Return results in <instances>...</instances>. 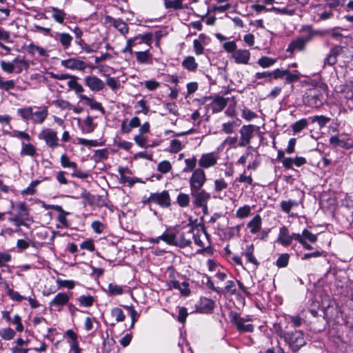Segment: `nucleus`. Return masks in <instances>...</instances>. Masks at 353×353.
Instances as JSON below:
<instances>
[{
  "label": "nucleus",
  "instance_id": "obj_63",
  "mask_svg": "<svg viewBox=\"0 0 353 353\" xmlns=\"http://www.w3.org/2000/svg\"><path fill=\"white\" fill-rule=\"evenodd\" d=\"M301 235L304 240L307 239L311 243H315L317 241V236L307 229L303 230Z\"/></svg>",
  "mask_w": 353,
  "mask_h": 353
},
{
  "label": "nucleus",
  "instance_id": "obj_33",
  "mask_svg": "<svg viewBox=\"0 0 353 353\" xmlns=\"http://www.w3.org/2000/svg\"><path fill=\"white\" fill-rule=\"evenodd\" d=\"M77 77L76 76H71L70 80L68 81V86L73 90L77 94H82L81 93L84 91L83 86L77 81Z\"/></svg>",
  "mask_w": 353,
  "mask_h": 353
},
{
  "label": "nucleus",
  "instance_id": "obj_43",
  "mask_svg": "<svg viewBox=\"0 0 353 353\" xmlns=\"http://www.w3.org/2000/svg\"><path fill=\"white\" fill-rule=\"evenodd\" d=\"M307 125V120L306 119H301L292 125V129L294 133H298L305 128Z\"/></svg>",
  "mask_w": 353,
  "mask_h": 353
},
{
  "label": "nucleus",
  "instance_id": "obj_41",
  "mask_svg": "<svg viewBox=\"0 0 353 353\" xmlns=\"http://www.w3.org/2000/svg\"><path fill=\"white\" fill-rule=\"evenodd\" d=\"M310 119H311L312 123L317 122L320 128L325 127L331 120L330 117H325L323 115L314 116L310 117Z\"/></svg>",
  "mask_w": 353,
  "mask_h": 353
},
{
  "label": "nucleus",
  "instance_id": "obj_7",
  "mask_svg": "<svg viewBox=\"0 0 353 353\" xmlns=\"http://www.w3.org/2000/svg\"><path fill=\"white\" fill-rule=\"evenodd\" d=\"M190 194L194 199V204L202 208L205 212L208 210V202L210 199V194L204 190L199 189L190 191Z\"/></svg>",
  "mask_w": 353,
  "mask_h": 353
},
{
  "label": "nucleus",
  "instance_id": "obj_47",
  "mask_svg": "<svg viewBox=\"0 0 353 353\" xmlns=\"http://www.w3.org/2000/svg\"><path fill=\"white\" fill-rule=\"evenodd\" d=\"M14 336L15 332L10 327L3 328L0 330V336L4 340H11Z\"/></svg>",
  "mask_w": 353,
  "mask_h": 353
},
{
  "label": "nucleus",
  "instance_id": "obj_60",
  "mask_svg": "<svg viewBox=\"0 0 353 353\" xmlns=\"http://www.w3.org/2000/svg\"><path fill=\"white\" fill-rule=\"evenodd\" d=\"M182 149V145L179 140L173 139L170 145V152L172 153H176Z\"/></svg>",
  "mask_w": 353,
  "mask_h": 353
},
{
  "label": "nucleus",
  "instance_id": "obj_52",
  "mask_svg": "<svg viewBox=\"0 0 353 353\" xmlns=\"http://www.w3.org/2000/svg\"><path fill=\"white\" fill-rule=\"evenodd\" d=\"M83 123L85 124V127L83 129V132L90 133L94 130L95 125L93 123V119L92 117L88 116L83 121Z\"/></svg>",
  "mask_w": 353,
  "mask_h": 353
},
{
  "label": "nucleus",
  "instance_id": "obj_1",
  "mask_svg": "<svg viewBox=\"0 0 353 353\" xmlns=\"http://www.w3.org/2000/svg\"><path fill=\"white\" fill-rule=\"evenodd\" d=\"M193 228L179 230L177 228L169 229V234L163 236L165 243L170 245L179 248L190 246L193 236Z\"/></svg>",
  "mask_w": 353,
  "mask_h": 353
},
{
  "label": "nucleus",
  "instance_id": "obj_56",
  "mask_svg": "<svg viewBox=\"0 0 353 353\" xmlns=\"http://www.w3.org/2000/svg\"><path fill=\"white\" fill-rule=\"evenodd\" d=\"M172 169V165L168 161H162L157 165V170L161 173H167Z\"/></svg>",
  "mask_w": 353,
  "mask_h": 353
},
{
  "label": "nucleus",
  "instance_id": "obj_6",
  "mask_svg": "<svg viewBox=\"0 0 353 353\" xmlns=\"http://www.w3.org/2000/svg\"><path fill=\"white\" fill-rule=\"evenodd\" d=\"M323 96L318 89L309 90L303 97L304 103L312 108H318L323 104Z\"/></svg>",
  "mask_w": 353,
  "mask_h": 353
},
{
  "label": "nucleus",
  "instance_id": "obj_15",
  "mask_svg": "<svg viewBox=\"0 0 353 353\" xmlns=\"http://www.w3.org/2000/svg\"><path fill=\"white\" fill-rule=\"evenodd\" d=\"M69 296L63 292L58 293L55 297L50 302L49 307L51 310H61V307L66 305L69 301Z\"/></svg>",
  "mask_w": 353,
  "mask_h": 353
},
{
  "label": "nucleus",
  "instance_id": "obj_44",
  "mask_svg": "<svg viewBox=\"0 0 353 353\" xmlns=\"http://www.w3.org/2000/svg\"><path fill=\"white\" fill-rule=\"evenodd\" d=\"M299 205V203L294 200L282 201L281 202V208L285 213H289L293 207Z\"/></svg>",
  "mask_w": 353,
  "mask_h": 353
},
{
  "label": "nucleus",
  "instance_id": "obj_14",
  "mask_svg": "<svg viewBox=\"0 0 353 353\" xmlns=\"http://www.w3.org/2000/svg\"><path fill=\"white\" fill-rule=\"evenodd\" d=\"M84 81L85 85L93 92H99L105 87V83L101 79L94 75L85 77Z\"/></svg>",
  "mask_w": 353,
  "mask_h": 353
},
{
  "label": "nucleus",
  "instance_id": "obj_2",
  "mask_svg": "<svg viewBox=\"0 0 353 353\" xmlns=\"http://www.w3.org/2000/svg\"><path fill=\"white\" fill-rule=\"evenodd\" d=\"M17 114L26 122L42 124L48 116L47 106H28L17 110Z\"/></svg>",
  "mask_w": 353,
  "mask_h": 353
},
{
  "label": "nucleus",
  "instance_id": "obj_28",
  "mask_svg": "<svg viewBox=\"0 0 353 353\" xmlns=\"http://www.w3.org/2000/svg\"><path fill=\"white\" fill-rule=\"evenodd\" d=\"M55 211L59 212V215L57 216V221L61 225H57L58 228H67L68 227V223L66 219V216L69 214V212H65L61 206L55 207Z\"/></svg>",
  "mask_w": 353,
  "mask_h": 353
},
{
  "label": "nucleus",
  "instance_id": "obj_50",
  "mask_svg": "<svg viewBox=\"0 0 353 353\" xmlns=\"http://www.w3.org/2000/svg\"><path fill=\"white\" fill-rule=\"evenodd\" d=\"M40 183V181L35 180L31 182L30 185L21 191L23 195H32L36 192V186Z\"/></svg>",
  "mask_w": 353,
  "mask_h": 353
},
{
  "label": "nucleus",
  "instance_id": "obj_54",
  "mask_svg": "<svg viewBox=\"0 0 353 353\" xmlns=\"http://www.w3.org/2000/svg\"><path fill=\"white\" fill-rule=\"evenodd\" d=\"M290 255L287 253L281 254L276 260V264L279 268H285L289 262Z\"/></svg>",
  "mask_w": 353,
  "mask_h": 353
},
{
  "label": "nucleus",
  "instance_id": "obj_62",
  "mask_svg": "<svg viewBox=\"0 0 353 353\" xmlns=\"http://www.w3.org/2000/svg\"><path fill=\"white\" fill-rule=\"evenodd\" d=\"M106 84L112 90H117L121 85L120 82L114 77H108Z\"/></svg>",
  "mask_w": 353,
  "mask_h": 353
},
{
  "label": "nucleus",
  "instance_id": "obj_64",
  "mask_svg": "<svg viewBox=\"0 0 353 353\" xmlns=\"http://www.w3.org/2000/svg\"><path fill=\"white\" fill-rule=\"evenodd\" d=\"M108 157V152L106 149H100L95 151L94 157L96 161H101L102 159H107Z\"/></svg>",
  "mask_w": 353,
  "mask_h": 353
},
{
  "label": "nucleus",
  "instance_id": "obj_8",
  "mask_svg": "<svg viewBox=\"0 0 353 353\" xmlns=\"http://www.w3.org/2000/svg\"><path fill=\"white\" fill-rule=\"evenodd\" d=\"M206 180L205 172L201 168L195 169L189 181L190 191L201 189Z\"/></svg>",
  "mask_w": 353,
  "mask_h": 353
},
{
  "label": "nucleus",
  "instance_id": "obj_48",
  "mask_svg": "<svg viewBox=\"0 0 353 353\" xmlns=\"http://www.w3.org/2000/svg\"><path fill=\"white\" fill-rule=\"evenodd\" d=\"M60 162L62 167L65 168H75L77 163L74 161H71L69 159V157L65 154H63L61 156L60 158Z\"/></svg>",
  "mask_w": 353,
  "mask_h": 353
},
{
  "label": "nucleus",
  "instance_id": "obj_58",
  "mask_svg": "<svg viewBox=\"0 0 353 353\" xmlns=\"http://www.w3.org/2000/svg\"><path fill=\"white\" fill-rule=\"evenodd\" d=\"M32 323H33V325L34 327H37V326H39L41 325V329H43V330H47V331L48 330V327H46V325H48V322L43 317L36 316L33 319Z\"/></svg>",
  "mask_w": 353,
  "mask_h": 353
},
{
  "label": "nucleus",
  "instance_id": "obj_55",
  "mask_svg": "<svg viewBox=\"0 0 353 353\" xmlns=\"http://www.w3.org/2000/svg\"><path fill=\"white\" fill-rule=\"evenodd\" d=\"M125 308L127 309L130 312V317L132 319L130 328H133L134 326L135 322L138 320V319L139 317V314L134 309V307L132 306L126 305V306H125Z\"/></svg>",
  "mask_w": 353,
  "mask_h": 353
},
{
  "label": "nucleus",
  "instance_id": "obj_21",
  "mask_svg": "<svg viewBox=\"0 0 353 353\" xmlns=\"http://www.w3.org/2000/svg\"><path fill=\"white\" fill-rule=\"evenodd\" d=\"M232 58L239 64H248L250 58V52L248 50L239 49L232 53Z\"/></svg>",
  "mask_w": 353,
  "mask_h": 353
},
{
  "label": "nucleus",
  "instance_id": "obj_45",
  "mask_svg": "<svg viewBox=\"0 0 353 353\" xmlns=\"http://www.w3.org/2000/svg\"><path fill=\"white\" fill-rule=\"evenodd\" d=\"M79 304L84 307H90L94 303V297L90 295H81L78 298Z\"/></svg>",
  "mask_w": 353,
  "mask_h": 353
},
{
  "label": "nucleus",
  "instance_id": "obj_34",
  "mask_svg": "<svg viewBox=\"0 0 353 353\" xmlns=\"http://www.w3.org/2000/svg\"><path fill=\"white\" fill-rule=\"evenodd\" d=\"M254 247L253 244L248 245L243 254L245 256L248 262L258 265L259 262L254 256Z\"/></svg>",
  "mask_w": 353,
  "mask_h": 353
},
{
  "label": "nucleus",
  "instance_id": "obj_27",
  "mask_svg": "<svg viewBox=\"0 0 353 353\" xmlns=\"http://www.w3.org/2000/svg\"><path fill=\"white\" fill-rule=\"evenodd\" d=\"M79 98L81 100L85 101V103L90 107V108L93 110H97L100 111L102 114H105V111L101 103L99 102H97L94 101L92 99L87 97L84 94H79Z\"/></svg>",
  "mask_w": 353,
  "mask_h": 353
},
{
  "label": "nucleus",
  "instance_id": "obj_5",
  "mask_svg": "<svg viewBox=\"0 0 353 353\" xmlns=\"http://www.w3.org/2000/svg\"><path fill=\"white\" fill-rule=\"evenodd\" d=\"M329 142L333 147H340L346 150L353 148V137L345 133L331 136Z\"/></svg>",
  "mask_w": 353,
  "mask_h": 353
},
{
  "label": "nucleus",
  "instance_id": "obj_12",
  "mask_svg": "<svg viewBox=\"0 0 353 353\" xmlns=\"http://www.w3.org/2000/svg\"><path fill=\"white\" fill-rule=\"evenodd\" d=\"M61 66L72 70L83 71L88 66L87 63L77 58H70L61 61Z\"/></svg>",
  "mask_w": 353,
  "mask_h": 353
},
{
  "label": "nucleus",
  "instance_id": "obj_26",
  "mask_svg": "<svg viewBox=\"0 0 353 353\" xmlns=\"http://www.w3.org/2000/svg\"><path fill=\"white\" fill-rule=\"evenodd\" d=\"M150 48H148L143 51L136 52V59L139 63H152V54L150 53Z\"/></svg>",
  "mask_w": 353,
  "mask_h": 353
},
{
  "label": "nucleus",
  "instance_id": "obj_22",
  "mask_svg": "<svg viewBox=\"0 0 353 353\" xmlns=\"http://www.w3.org/2000/svg\"><path fill=\"white\" fill-rule=\"evenodd\" d=\"M129 39L132 41V44L134 47L141 44H145L148 48H151L152 34V33L139 34L133 38H130Z\"/></svg>",
  "mask_w": 353,
  "mask_h": 353
},
{
  "label": "nucleus",
  "instance_id": "obj_25",
  "mask_svg": "<svg viewBox=\"0 0 353 353\" xmlns=\"http://www.w3.org/2000/svg\"><path fill=\"white\" fill-rule=\"evenodd\" d=\"M277 241L284 246H288L292 243V238L286 227L283 226L280 228Z\"/></svg>",
  "mask_w": 353,
  "mask_h": 353
},
{
  "label": "nucleus",
  "instance_id": "obj_4",
  "mask_svg": "<svg viewBox=\"0 0 353 353\" xmlns=\"http://www.w3.org/2000/svg\"><path fill=\"white\" fill-rule=\"evenodd\" d=\"M143 203L145 204L154 203L163 208H169L171 205L170 196L167 190H163L161 192L151 193Z\"/></svg>",
  "mask_w": 353,
  "mask_h": 353
},
{
  "label": "nucleus",
  "instance_id": "obj_3",
  "mask_svg": "<svg viewBox=\"0 0 353 353\" xmlns=\"http://www.w3.org/2000/svg\"><path fill=\"white\" fill-rule=\"evenodd\" d=\"M284 339L294 352L298 351L305 344L303 333L300 330L285 333Z\"/></svg>",
  "mask_w": 353,
  "mask_h": 353
},
{
  "label": "nucleus",
  "instance_id": "obj_37",
  "mask_svg": "<svg viewBox=\"0 0 353 353\" xmlns=\"http://www.w3.org/2000/svg\"><path fill=\"white\" fill-rule=\"evenodd\" d=\"M27 52L29 54H34L35 52H38L40 56L46 57L48 56L47 52L45 49L38 46L34 45V43H30L26 47Z\"/></svg>",
  "mask_w": 353,
  "mask_h": 353
},
{
  "label": "nucleus",
  "instance_id": "obj_29",
  "mask_svg": "<svg viewBox=\"0 0 353 353\" xmlns=\"http://www.w3.org/2000/svg\"><path fill=\"white\" fill-rule=\"evenodd\" d=\"M181 65L184 68L190 72L195 71L198 68V63L192 56H188L185 57Z\"/></svg>",
  "mask_w": 353,
  "mask_h": 353
},
{
  "label": "nucleus",
  "instance_id": "obj_23",
  "mask_svg": "<svg viewBox=\"0 0 353 353\" xmlns=\"http://www.w3.org/2000/svg\"><path fill=\"white\" fill-rule=\"evenodd\" d=\"M169 287L170 288H174L179 290L181 294L185 296H189L191 293L189 288L190 284L186 281L180 283L178 281L173 280L170 282Z\"/></svg>",
  "mask_w": 353,
  "mask_h": 353
},
{
  "label": "nucleus",
  "instance_id": "obj_16",
  "mask_svg": "<svg viewBox=\"0 0 353 353\" xmlns=\"http://www.w3.org/2000/svg\"><path fill=\"white\" fill-rule=\"evenodd\" d=\"M105 22L111 24L124 36L128 33L129 28L128 24L121 19H114L110 16H107L105 17Z\"/></svg>",
  "mask_w": 353,
  "mask_h": 353
},
{
  "label": "nucleus",
  "instance_id": "obj_13",
  "mask_svg": "<svg viewBox=\"0 0 353 353\" xmlns=\"http://www.w3.org/2000/svg\"><path fill=\"white\" fill-rule=\"evenodd\" d=\"M218 154L215 152L203 154L199 159V165L202 168H209L215 165L218 160Z\"/></svg>",
  "mask_w": 353,
  "mask_h": 353
},
{
  "label": "nucleus",
  "instance_id": "obj_30",
  "mask_svg": "<svg viewBox=\"0 0 353 353\" xmlns=\"http://www.w3.org/2000/svg\"><path fill=\"white\" fill-rule=\"evenodd\" d=\"M57 39H59L61 46L64 50L68 49L72 43V37L66 32H61L57 34Z\"/></svg>",
  "mask_w": 353,
  "mask_h": 353
},
{
  "label": "nucleus",
  "instance_id": "obj_61",
  "mask_svg": "<svg viewBox=\"0 0 353 353\" xmlns=\"http://www.w3.org/2000/svg\"><path fill=\"white\" fill-rule=\"evenodd\" d=\"M12 256L7 252H0V268L6 267V264L10 262Z\"/></svg>",
  "mask_w": 353,
  "mask_h": 353
},
{
  "label": "nucleus",
  "instance_id": "obj_53",
  "mask_svg": "<svg viewBox=\"0 0 353 353\" xmlns=\"http://www.w3.org/2000/svg\"><path fill=\"white\" fill-rule=\"evenodd\" d=\"M177 203L182 208L188 206L190 203L189 195L184 193H180L177 196Z\"/></svg>",
  "mask_w": 353,
  "mask_h": 353
},
{
  "label": "nucleus",
  "instance_id": "obj_49",
  "mask_svg": "<svg viewBox=\"0 0 353 353\" xmlns=\"http://www.w3.org/2000/svg\"><path fill=\"white\" fill-rule=\"evenodd\" d=\"M111 315L115 318L117 322H122L125 319V314L123 310L119 307H114L111 310Z\"/></svg>",
  "mask_w": 353,
  "mask_h": 353
},
{
  "label": "nucleus",
  "instance_id": "obj_24",
  "mask_svg": "<svg viewBox=\"0 0 353 353\" xmlns=\"http://www.w3.org/2000/svg\"><path fill=\"white\" fill-rule=\"evenodd\" d=\"M262 219L259 214H256L248 223L247 227L251 234H256L261 230Z\"/></svg>",
  "mask_w": 353,
  "mask_h": 353
},
{
  "label": "nucleus",
  "instance_id": "obj_11",
  "mask_svg": "<svg viewBox=\"0 0 353 353\" xmlns=\"http://www.w3.org/2000/svg\"><path fill=\"white\" fill-rule=\"evenodd\" d=\"M231 322L234 323L236 329L241 332H252L254 325L252 324H245L246 320L241 317L237 313H232L230 315Z\"/></svg>",
  "mask_w": 353,
  "mask_h": 353
},
{
  "label": "nucleus",
  "instance_id": "obj_18",
  "mask_svg": "<svg viewBox=\"0 0 353 353\" xmlns=\"http://www.w3.org/2000/svg\"><path fill=\"white\" fill-rule=\"evenodd\" d=\"M343 48L340 46L333 47L324 59V64L334 65L337 62V57L343 52Z\"/></svg>",
  "mask_w": 353,
  "mask_h": 353
},
{
  "label": "nucleus",
  "instance_id": "obj_39",
  "mask_svg": "<svg viewBox=\"0 0 353 353\" xmlns=\"http://www.w3.org/2000/svg\"><path fill=\"white\" fill-rule=\"evenodd\" d=\"M276 62V59H273L269 57H262L257 61V63L263 68H268L273 65H274Z\"/></svg>",
  "mask_w": 353,
  "mask_h": 353
},
{
  "label": "nucleus",
  "instance_id": "obj_57",
  "mask_svg": "<svg viewBox=\"0 0 353 353\" xmlns=\"http://www.w3.org/2000/svg\"><path fill=\"white\" fill-rule=\"evenodd\" d=\"M303 30L307 31V34L300 37V38L306 44L307 42L312 41L314 38V36H313V34L312 32V27L310 26H305L303 27Z\"/></svg>",
  "mask_w": 353,
  "mask_h": 353
},
{
  "label": "nucleus",
  "instance_id": "obj_10",
  "mask_svg": "<svg viewBox=\"0 0 353 353\" xmlns=\"http://www.w3.org/2000/svg\"><path fill=\"white\" fill-rule=\"evenodd\" d=\"M255 130V126L254 125H244L240 130V141L238 145L240 147H244L250 144L252 138L253 137L254 132Z\"/></svg>",
  "mask_w": 353,
  "mask_h": 353
},
{
  "label": "nucleus",
  "instance_id": "obj_38",
  "mask_svg": "<svg viewBox=\"0 0 353 353\" xmlns=\"http://www.w3.org/2000/svg\"><path fill=\"white\" fill-rule=\"evenodd\" d=\"M16 87V83L14 80H6L5 81L3 77H0V90L6 92H9L11 90L14 89Z\"/></svg>",
  "mask_w": 353,
  "mask_h": 353
},
{
  "label": "nucleus",
  "instance_id": "obj_40",
  "mask_svg": "<svg viewBox=\"0 0 353 353\" xmlns=\"http://www.w3.org/2000/svg\"><path fill=\"white\" fill-rule=\"evenodd\" d=\"M15 208L18 210V212L16 215L21 217L29 215L30 209L24 202L17 203Z\"/></svg>",
  "mask_w": 353,
  "mask_h": 353
},
{
  "label": "nucleus",
  "instance_id": "obj_42",
  "mask_svg": "<svg viewBox=\"0 0 353 353\" xmlns=\"http://www.w3.org/2000/svg\"><path fill=\"white\" fill-rule=\"evenodd\" d=\"M164 6L167 9L179 10L183 8L182 0H164Z\"/></svg>",
  "mask_w": 353,
  "mask_h": 353
},
{
  "label": "nucleus",
  "instance_id": "obj_59",
  "mask_svg": "<svg viewBox=\"0 0 353 353\" xmlns=\"http://www.w3.org/2000/svg\"><path fill=\"white\" fill-rule=\"evenodd\" d=\"M7 293L12 301L20 302L23 299H26L25 296H21L18 292L12 289H8Z\"/></svg>",
  "mask_w": 353,
  "mask_h": 353
},
{
  "label": "nucleus",
  "instance_id": "obj_19",
  "mask_svg": "<svg viewBox=\"0 0 353 353\" xmlns=\"http://www.w3.org/2000/svg\"><path fill=\"white\" fill-rule=\"evenodd\" d=\"M214 307V301L206 297L200 299L199 303L196 306V309L201 313H210Z\"/></svg>",
  "mask_w": 353,
  "mask_h": 353
},
{
  "label": "nucleus",
  "instance_id": "obj_35",
  "mask_svg": "<svg viewBox=\"0 0 353 353\" xmlns=\"http://www.w3.org/2000/svg\"><path fill=\"white\" fill-rule=\"evenodd\" d=\"M21 146V155L33 157L37 154V149L32 144L23 142Z\"/></svg>",
  "mask_w": 353,
  "mask_h": 353
},
{
  "label": "nucleus",
  "instance_id": "obj_20",
  "mask_svg": "<svg viewBox=\"0 0 353 353\" xmlns=\"http://www.w3.org/2000/svg\"><path fill=\"white\" fill-rule=\"evenodd\" d=\"M228 102V99L223 97H216L208 106L212 109L213 113L219 112L225 108Z\"/></svg>",
  "mask_w": 353,
  "mask_h": 353
},
{
  "label": "nucleus",
  "instance_id": "obj_36",
  "mask_svg": "<svg viewBox=\"0 0 353 353\" xmlns=\"http://www.w3.org/2000/svg\"><path fill=\"white\" fill-rule=\"evenodd\" d=\"M252 208L249 205H245L240 207L236 211L235 216L236 218L243 219L248 217L251 213Z\"/></svg>",
  "mask_w": 353,
  "mask_h": 353
},
{
  "label": "nucleus",
  "instance_id": "obj_9",
  "mask_svg": "<svg viewBox=\"0 0 353 353\" xmlns=\"http://www.w3.org/2000/svg\"><path fill=\"white\" fill-rule=\"evenodd\" d=\"M39 138L43 140L46 144L51 149H54L59 146L57 133L51 129L43 130L39 134Z\"/></svg>",
  "mask_w": 353,
  "mask_h": 353
},
{
  "label": "nucleus",
  "instance_id": "obj_31",
  "mask_svg": "<svg viewBox=\"0 0 353 353\" xmlns=\"http://www.w3.org/2000/svg\"><path fill=\"white\" fill-rule=\"evenodd\" d=\"M50 9L53 12L52 18L59 23H63L66 13L57 7H50Z\"/></svg>",
  "mask_w": 353,
  "mask_h": 353
},
{
  "label": "nucleus",
  "instance_id": "obj_46",
  "mask_svg": "<svg viewBox=\"0 0 353 353\" xmlns=\"http://www.w3.org/2000/svg\"><path fill=\"white\" fill-rule=\"evenodd\" d=\"M196 159L195 157L192 158L186 159L185 160V167L183 168L184 172H190L195 170L196 165Z\"/></svg>",
  "mask_w": 353,
  "mask_h": 353
},
{
  "label": "nucleus",
  "instance_id": "obj_17",
  "mask_svg": "<svg viewBox=\"0 0 353 353\" xmlns=\"http://www.w3.org/2000/svg\"><path fill=\"white\" fill-rule=\"evenodd\" d=\"M339 91L346 99L347 105L350 109H353V81L346 83L343 87L341 86Z\"/></svg>",
  "mask_w": 353,
  "mask_h": 353
},
{
  "label": "nucleus",
  "instance_id": "obj_32",
  "mask_svg": "<svg viewBox=\"0 0 353 353\" xmlns=\"http://www.w3.org/2000/svg\"><path fill=\"white\" fill-rule=\"evenodd\" d=\"M305 45L306 44L304 43V41L300 37H299L290 42L287 51H290L291 52L296 50L301 51L305 49Z\"/></svg>",
  "mask_w": 353,
  "mask_h": 353
},
{
  "label": "nucleus",
  "instance_id": "obj_51",
  "mask_svg": "<svg viewBox=\"0 0 353 353\" xmlns=\"http://www.w3.org/2000/svg\"><path fill=\"white\" fill-rule=\"evenodd\" d=\"M108 291L111 295H121L123 293L122 286L118 285L114 283H110L108 285Z\"/></svg>",
  "mask_w": 353,
  "mask_h": 353
}]
</instances>
